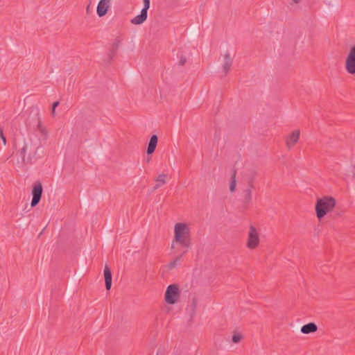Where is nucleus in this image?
<instances>
[{
	"label": "nucleus",
	"mask_w": 355,
	"mask_h": 355,
	"mask_svg": "<svg viewBox=\"0 0 355 355\" xmlns=\"http://www.w3.org/2000/svg\"><path fill=\"white\" fill-rule=\"evenodd\" d=\"M174 243H178L184 248L182 254H185L188 249L191 248L190 230L185 223H178L175 225L172 248H174Z\"/></svg>",
	"instance_id": "1"
},
{
	"label": "nucleus",
	"mask_w": 355,
	"mask_h": 355,
	"mask_svg": "<svg viewBox=\"0 0 355 355\" xmlns=\"http://www.w3.org/2000/svg\"><path fill=\"white\" fill-rule=\"evenodd\" d=\"M336 206V200L331 196H324L317 200L315 209L317 218L320 220L331 212Z\"/></svg>",
	"instance_id": "2"
},
{
	"label": "nucleus",
	"mask_w": 355,
	"mask_h": 355,
	"mask_svg": "<svg viewBox=\"0 0 355 355\" xmlns=\"http://www.w3.org/2000/svg\"><path fill=\"white\" fill-rule=\"evenodd\" d=\"M38 147L33 145L31 140L25 141L20 150L22 162L24 165L31 164L35 160V157Z\"/></svg>",
	"instance_id": "3"
},
{
	"label": "nucleus",
	"mask_w": 355,
	"mask_h": 355,
	"mask_svg": "<svg viewBox=\"0 0 355 355\" xmlns=\"http://www.w3.org/2000/svg\"><path fill=\"white\" fill-rule=\"evenodd\" d=\"M180 297V290L177 284H170L165 292V301L169 304H174Z\"/></svg>",
	"instance_id": "4"
},
{
	"label": "nucleus",
	"mask_w": 355,
	"mask_h": 355,
	"mask_svg": "<svg viewBox=\"0 0 355 355\" xmlns=\"http://www.w3.org/2000/svg\"><path fill=\"white\" fill-rule=\"evenodd\" d=\"M259 243V234L257 229L250 225L248 232V238L247 241V247L249 249L256 248Z\"/></svg>",
	"instance_id": "5"
},
{
	"label": "nucleus",
	"mask_w": 355,
	"mask_h": 355,
	"mask_svg": "<svg viewBox=\"0 0 355 355\" xmlns=\"http://www.w3.org/2000/svg\"><path fill=\"white\" fill-rule=\"evenodd\" d=\"M43 192V188L42 183L40 181H37L34 183L31 194L33 196L32 201H31V207H35L40 201Z\"/></svg>",
	"instance_id": "6"
},
{
	"label": "nucleus",
	"mask_w": 355,
	"mask_h": 355,
	"mask_svg": "<svg viewBox=\"0 0 355 355\" xmlns=\"http://www.w3.org/2000/svg\"><path fill=\"white\" fill-rule=\"evenodd\" d=\"M257 175V171L254 168H245L241 173L242 182L251 187H254V180Z\"/></svg>",
	"instance_id": "7"
},
{
	"label": "nucleus",
	"mask_w": 355,
	"mask_h": 355,
	"mask_svg": "<svg viewBox=\"0 0 355 355\" xmlns=\"http://www.w3.org/2000/svg\"><path fill=\"white\" fill-rule=\"evenodd\" d=\"M345 69L349 74H355V45L353 46L346 58Z\"/></svg>",
	"instance_id": "8"
},
{
	"label": "nucleus",
	"mask_w": 355,
	"mask_h": 355,
	"mask_svg": "<svg viewBox=\"0 0 355 355\" xmlns=\"http://www.w3.org/2000/svg\"><path fill=\"white\" fill-rule=\"evenodd\" d=\"M111 0H100L97 6V15L101 17L105 16L110 7Z\"/></svg>",
	"instance_id": "9"
},
{
	"label": "nucleus",
	"mask_w": 355,
	"mask_h": 355,
	"mask_svg": "<svg viewBox=\"0 0 355 355\" xmlns=\"http://www.w3.org/2000/svg\"><path fill=\"white\" fill-rule=\"evenodd\" d=\"M300 135V130H294L286 140V146L288 148H292L298 141Z\"/></svg>",
	"instance_id": "10"
},
{
	"label": "nucleus",
	"mask_w": 355,
	"mask_h": 355,
	"mask_svg": "<svg viewBox=\"0 0 355 355\" xmlns=\"http://www.w3.org/2000/svg\"><path fill=\"white\" fill-rule=\"evenodd\" d=\"M253 188L254 187L248 185V187L242 191L243 203L245 207L248 206L251 202Z\"/></svg>",
	"instance_id": "11"
},
{
	"label": "nucleus",
	"mask_w": 355,
	"mask_h": 355,
	"mask_svg": "<svg viewBox=\"0 0 355 355\" xmlns=\"http://www.w3.org/2000/svg\"><path fill=\"white\" fill-rule=\"evenodd\" d=\"M223 57H224V63L223 64L222 68H223V72L225 73V76H226L227 74V73L229 72L230 67L233 63V60L230 57V53L228 51L225 53V54L223 55Z\"/></svg>",
	"instance_id": "12"
},
{
	"label": "nucleus",
	"mask_w": 355,
	"mask_h": 355,
	"mask_svg": "<svg viewBox=\"0 0 355 355\" xmlns=\"http://www.w3.org/2000/svg\"><path fill=\"white\" fill-rule=\"evenodd\" d=\"M157 141L158 138L157 135H153L151 136L147 148L148 155H151L155 152L157 147Z\"/></svg>",
	"instance_id": "13"
},
{
	"label": "nucleus",
	"mask_w": 355,
	"mask_h": 355,
	"mask_svg": "<svg viewBox=\"0 0 355 355\" xmlns=\"http://www.w3.org/2000/svg\"><path fill=\"white\" fill-rule=\"evenodd\" d=\"M148 13L141 10V13L130 20V22L135 25H140L143 24L147 19Z\"/></svg>",
	"instance_id": "14"
},
{
	"label": "nucleus",
	"mask_w": 355,
	"mask_h": 355,
	"mask_svg": "<svg viewBox=\"0 0 355 355\" xmlns=\"http://www.w3.org/2000/svg\"><path fill=\"white\" fill-rule=\"evenodd\" d=\"M104 277L105 282V288L110 290L112 286V272L110 268L106 265L104 269Z\"/></svg>",
	"instance_id": "15"
},
{
	"label": "nucleus",
	"mask_w": 355,
	"mask_h": 355,
	"mask_svg": "<svg viewBox=\"0 0 355 355\" xmlns=\"http://www.w3.org/2000/svg\"><path fill=\"white\" fill-rule=\"evenodd\" d=\"M318 330V327L314 322H309L301 327V332L304 334L314 333Z\"/></svg>",
	"instance_id": "16"
},
{
	"label": "nucleus",
	"mask_w": 355,
	"mask_h": 355,
	"mask_svg": "<svg viewBox=\"0 0 355 355\" xmlns=\"http://www.w3.org/2000/svg\"><path fill=\"white\" fill-rule=\"evenodd\" d=\"M166 177V175L164 174V173L158 175V177L155 180L156 184L153 187V191L157 190L160 187H162V185L166 184V180H165Z\"/></svg>",
	"instance_id": "17"
},
{
	"label": "nucleus",
	"mask_w": 355,
	"mask_h": 355,
	"mask_svg": "<svg viewBox=\"0 0 355 355\" xmlns=\"http://www.w3.org/2000/svg\"><path fill=\"white\" fill-rule=\"evenodd\" d=\"M236 169H234L232 172V175H231V182H230V191L232 193V192H234L235 190H236Z\"/></svg>",
	"instance_id": "18"
},
{
	"label": "nucleus",
	"mask_w": 355,
	"mask_h": 355,
	"mask_svg": "<svg viewBox=\"0 0 355 355\" xmlns=\"http://www.w3.org/2000/svg\"><path fill=\"white\" fill-rule=\"evenodd\" d=\"M182 254H183L177 257L173 261H171L168 264V268L169 270H172V269L175 268L178 264L180 263Z\"/></svg>",
	"instance_id": "19"
},
{
	"label": "nucleus",
	"mask_w": 355,
	"mask_h": 355,
	"mask_svg": "<svg viewBox=\"0 0 355 355\" xmlns=\"http://www.w3.org/2000/svg\"><path fill=\"white\" fill-rule=\"evenodd\" d=\"M35 116L37 117V127L38 130L42 135H45L46 134V129L42 125V122H41V120H40V117L38 116V113H36Z\"/></svg>",
	"instance_id": "20"
},
{
	"label": "nucleus",
	"mask_w": 355,
	"mask_h": 355,
	"mask_svg": "<svg viewBox=\"0 0 355 355\" xmlns=\"http://www.w3.org/2000/svg\"><path fill=\"white\" fill-rule=\"evenodd\" d=\"M144 7L141 9L142 11H144L148 13V10L150 8V0H143Z\"/></svg>",
	"instance_id": "21"
},
{
	"label": "nucleus",
	"mask_w": 355,
	"mask_h": 355,
	"mask_svg": "<svg viewBox=\"0 0 355 355\" xmlns=\"http://www.w3.org/2000/svg\"><path fill=\"white\" fill-rule=\"evenodd\" d=\"M242 338V336L239 334H235L232 336V342L234 343H237L241 341Z\"/></svg>",
	"instance_id": "22"
},
{
	"label": "nucleus",
	"mask_w": 355,
	"mask_h": 355,
	"mask_svg": "<svg viewBox=\"0 0 355 355\" xmlns=\"http://www.w3.org/2000/svg\"><path fill=\"white\" fill-rule=\"evenodd\" d=\"M179 58H180V60H179L180 64L184 65L187 62V58H185V56H184L183 55L181 54L179 55Z\"/></svg>",
	"instance_id": "23"
},
{
	"label": "nucleus",
	"mask_w": 355,
	"mask_h": 355,
	"mask_svg": "<svg viewBox=\"0 0 355 355\" xmlns=\"http://www.w3.org/2000/svg\"><path fill=\"white\" fill-rule=\"evenodd\" d=\"M120 45V41L119 40H116L114 43H113V49H112V51H113V53H115V51L117 50L119 46Z\"/></svg>",
	"instance_id": "24"
},
{
	"label": "nucleus",
	"mask_w": 355,
	"mask_h": 355,
	"mask_svg": "<svg viewBox=\"0 0 355 355\" xmlns=\"http://www.w3.org/2000/svg\"><path fill=\"white\" fill-rule=\"evenodd\" d=\"M302 1V0H291V1L289 3L290 6H292L294 4H298Z\"/></svg>",
	"instance_id": "25"
},
{
	"label": "nucleus",
	"mask_w": 355,
	"mask_h": 355,
	"mask_svg": "<svg viewBox=\"0 0 355 355\" xmlns=\"http://www.w3.org/2000/svg\"><path fill=\"white\" fill-rule=\"evenodd\" d=\"M59 104H60V103H59L58 101H55V102H54V103H53V105H52V108H53V110H55L56 107H58Z\"/></svg>",
	"instance_id": "26"
},
{
	"label": "nucleus",
	"mask_w": 355,
	"mask_h": 355,
	"mask_svg": "<svg viewBox=\"0 0 355 355\" xmlns=\"http://www.w3.org/2000/svg\"><path fill=\"white\" fill-rule=\"evenodd\" d=\"M1 139H2L3 144L5 146L6 144V138L4 136V135H3V137H1Z\"/></svg>",
	"instance_id": "27"
},
{
	"label": "nucleus",
	"mask_w": 355,
	"mask_h": 355,
	"mask_svg": "<svg viewBox=\"0 0 355 355\" xmlns=\"http://www.w3.org/2000/svg\"><path fill=\"white\" fill-rule=\"evenodd\" d=\"M3 129L0 127V137H3Z\"/></svg>",
	"instance_id": "28"
},
{
	"label": "nucleus",
	"mask_w": 355,
	"mask_h": 355,
	"mask_svg": "<svg viewBox=\"0 0 355 355\" xmlns=\"http://www.w3.org/2000/svg\"><path fill=\"white\" fill-rule=\"evenodd\" d=\"M55 110H53V109L52 108L51 114H52V116H55Z\"/></svg>",
	"instance_id": "29"
},
{
	"label": "nucleus",
	"mask_w": 355,
	"mask_h": 355,
	"mask_svg": "<svg viewBox=\"0 0 355 355\" xmlns=\"http://www.w3.org/2000/svg\"><path fill=\"white\" fill-rule=\"evenodd\" d=\"M151 158L150 157H147L146 162H149L150 161Z\"/></svg>",
	"instance_id": "30"
},
{
	"label": "nucleus",
	"mask_w": 355,
	"mask_h": 355,
	"mask_svg": "<svg viewBox=\"0 0 355 355\" xmlns=\"http://www.w3.org/2000/svg\"><path fill=\"white\" fill-rule=\"evenodd\" d=\"M193 307H195V306H196V302H193Z\"/></svg>",
	"instance_id": "31"
},
{
	"label": "nucleus",
	"mask_w": 355,
	"mask_h": 355,
	"mask_svg": "<svg viewBox=\"0 0 355 355\" xmlns=\"http://www.w3.org/2000/svg\"><path fill=\"white\" fill-rule=\"evenodd\" d=\"M354 75H355V73H354Z\"/></svg>",
	"instance_id": "32"
}]
</instances>
